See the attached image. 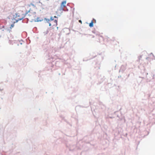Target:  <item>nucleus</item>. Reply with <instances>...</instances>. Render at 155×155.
<instances>
[{
  "mask_svg": "<svg viewBox=\"0 0 155 155\" xmlns=\"http://www.w3.org/2000/svg\"><path fill=\"white\" fill-rule=\"evenodd\" d=\"M44 21L45 23L48 24L50 26L56 27L57 25V20H54L53 17H51L50 19L45 18Z\"/></svg>",
  "mask_w": 155,
  "mask_h": 155,
  "instance_id": "1",
  "label": "nucleus"
},
{
  "mask_svg": "<svg viewBox=\"0 0 155 155\" xmlns=\"http://www.w3.org/2000/svg\"><path fill=\"white\" fill-rule=\"evenodd\" d=\"M66 2L65 1H63L61 4L60 7V10L62 11H65L64 8L66 7Z\"/></svg>",
  "mask_w": 155,
  "mask_h": 155,
  "instance_id": "2",
  "label": "nucleus"
},
{
  "mask_svg": "<svg viewBox=\"0 0 155 155\" xmlns=\"http://www.w3.org/2000/svg\"><path fill=\"white\" fill-rule=\"evenodd\" d=\"M139 86V84H136L135 83H133L132 85V86L133 87L134 89L135 90H138Z\"/></svg>",
  "mask_w": 155,
  "mask_h": 155,
  "instance_id": "3",
  "label": "nucleus"
},
{
  "mask_svg": "<svg viewBox=\"0 0 155 155\" xmlns=\"http://www.w3.org/2000/svg\"><path fill=\"white\" fill-rule=\"evenodd\" d=\"M125 69L126 67L124 65H122L120 69L119 72H123L125 71Z\"/></svg>",
  "mask_w": 155,
  "mask_h": 155,
  "instance_id": "4",
  "label": "nucleus"
},
{
  "mask_svg": "<svg viewBox=\"0 0 155 155\" xmlns=\"http://www.w3.org/2000/svg\"><path fill=\"white\" fill-rule=\"evenodd\" d=\"M94 21L96 22V20H93L91 21V22L89 24V26L91 27H92L93 26V23L94 22Z\"/></svg>",
  "mask_w": 155,
  "mask_h": 155,
  "instance_id": "5",
  "label": "nucleus"
},
{
  "mask_svg": "<svg viewBox=\"0 0 155 155\" xmlns=\"http://www.w3.org/2000/svg\"><path fill=\"white\" fill-rule=\"evenodd\" d=\"M151 93V92H149L148 93L146 94V95L147 96V97L148 99L150 97Z\"/></svg>",
  "mask_w": 155,
  "mask_h": 155,
  "instance_id": "6",
  "label": "nucleus"
},
{
  "mask_svg": "<svg viewBox=\"0 0 155 155\" xmlns=\"http://www.w3.org/2000/svg\"><path fill=\"white\" fill-rule=\"evenodd\" d=\"M140 78H142L143 79L141 81V82H142V81H143V82H144L145 81H146V79L144 78V77H139Z\"/></svg>",
  "mask_w": 155,
  "mask_h": 155,
  "instance_id": "7",
  "label": "nucleus"
},
{
  "mask_svg": "<svg viewBox=\"0 0 155 155\" xmlns=\"http://www.w3.org/2000/svg\"><path fill=\"white\" fill-rule=\"evenodd\" d=\"M30 10H29L28 12L26 13V14L27 15H30Z\"/></svg>",
  "mask_w": 155,
  "mask_h": 155,
  "instance_id": "8",
  "label": "nucleus"
},
{
  "mask_svg": "<svg viewBox=\"0 0 155 155\" xmlns=\"http://www.w3.org/2000/svg\"><path fill=\"white\" fill-rule=\"evenodd\" d=\"M14 26V24H12L11 25V26H10V28L11 29L12 28H13Z\"/></svg>",
  "mask_w": 155,
  "mask_h": 155,
  "instance_id": "9",
  "label": "nucleus"
},
{
  "mask_svg": "<svg viewBox=\"0 0 155 155\" xmlns=\"http://www.w3.org/2000/svg\"><path fill=\"white\" fill-rule=\"evenodd\" d=\"M151 54H152V56H153V59H155V57L154 56V55L152 53H151L150 54V55H151Z\"/></svg>",
  "mask_w": 155,
  "mask_h": 155,
  "instance_id": "10",
  "label": "nucleus"
},
{
  "mask_svg": "<svg viewBox=\"0 0 155 155\" xmlns=\"http://www.w3.org/2000/svg\"><path fill=\"white\" fill-rule=\"evenodd\" d=\"M30 5H32L34 7H35V5L34 4H33L32 3H31L30 4Z\"/></svg>",
  "mask_w": 155,
  "mask_h": 155,
  "instance_id": "11",
  "label": "nucleus"
},
{
  "mask_svg": "<svg viewBox=\"0 0 155 155\" xmlns=\"http://www.w3.org/2000/svg\"><path fill=\"white\" fill-rule=\"evenodd\" d=\"M140 57H138V60H140Z\"/></svg>",
  "mask_w": 155,
  "mask_h": 155,
  "instance_id": "12",
  "label": "nucleus"
},
{
  "mask_svg": "<svg viewBox=\"0 0 155 155\" xmlns=\"http://www.w3.org/2000/svg\"><path fill=\"white\" fill-rule=\"evenodd\" d=\"M53 18H57V17L56 16H54V17H53Z\"/></svg>",
  "mask_w": 155,
  "mask_h": 155,
  "instance_id": "13",
  "label": "nucleus"
},
{
  "mask_svg": "<svg viewBox=\"0 0 155 155\" xmlns=\"http://www.w3.org/2000/svg\"><path fill=\"white\" fill-rule=\"evenodd\" d=\"M79 22L81 23V20H79Z\"/></svg>",
  "mask_w": 155,
  "mask_h": 155,
  "instance_id": "14",
  "label": "nucleus"
},
{
  "mask_svg": "<svg viewBox=\"0 0 155 155\" xmlns=\"http://www.w3.org/2000/svg\"><path fill=\"white\" fill-rule=\"evenodd\" d=\"M140 60H138V59H137V62H139V61Z\"/></svg>",
  "mask_w": 155,
  "mask_h": 155,
  "instance_id": "15",
  "label": "nucleus"
},
{
  "mask_svg": "<svg viewBox=\"0 0 155 155\" xmlns=\"http://www.w3.org/2000/svg\"><path fill=\"white\" fill-rule=\"evenodd\" d=\"M139 57H140V58L142 57V56L140 55V56H139Z\"/></svg>",
  "mask_w": 155,
  "mask_h": 155,
  "instance_id": "16",
  "label": "nucleus"
},
{
  "mask_svg": "<svg viewBox=\"0 0 155 155\" xmlns=\"http://www.w3.org/2000/svg\"><path fill=\"white\" fill-rule=\"evenodd\" d=\"M117 117H118V115H117Z\"/></svg>",
  "mask_w": 155,
  "mask_h": 155,
  "instance_id": "17",
  "label": "nucleus"
},
{
  "mask_svg": "<svg viewBox=\"0 0 155 155\" xmlns=\"http://www.w3.org/2000/svg\"><path fill=\"white\" fill-rule=\"evenodd\" d=\"M126 135H127V134H126Z\"/></svg>",
  "mask_w": 155,
  "mask_h": 155,
  "instance_id": "18",
  "label": "nucleus"
},
{
  "mask_svg": "<svg viewBox=\"0 0 155 155\" xmlns=\"http://www.w3.org/2000/svg\"><path fill=\"white\" fill-rule=\"evenodd\" d=\"M153 114L155 115V114Z\"/></svg>",
  "mask_w": 155,
  "mask_h": 155,
  "instance_id": "19",
  "label": "nucleus"
}]
</instances>
